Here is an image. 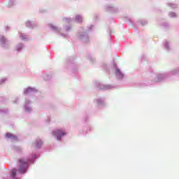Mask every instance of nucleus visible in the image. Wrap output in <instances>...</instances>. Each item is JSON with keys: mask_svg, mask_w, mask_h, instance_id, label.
Listing matches in <instances>:
<instances>
[{"mask_svg": "<svg viewBox=\"0 0 179 179\" xmlns=\"http://www.w3.org/2000/svg\"><path fill=\"white\" fill-rule=\"evenodd\" d=\"M76 19L78 22H82V17L80 15L76 16Z\"/></svg>", "mask_w": 179, "mask_h": 179, "instance_id": "6e6552de", "label": "nucleus"}, {"mask_svg": "<svg viewBox=\"0 0 179 179\" xmlns=\"http://www.w3.org/2000/svg\"><path fill=\"white\" fill-rule=\"evenodd\" d=\"M1 44H5L6 43V38L5 37H1L0 39Z\"/></svg>", "mask_w": 179, "mask_h": 179, "instance_id": "39448f33", "label": "nucleus"}, {"mask_svg": "<svg viewBox=\"0 0 179 179\" xmlns=\"http://www.w3.org/2000/svg\"><path fill=\"white\" fill-rule=\"evenodd\" d=\"M6 138H11L12 139H17L16 136H13V134H10V133H7L6 134Z\"/></svg>", "mask_w": 179, "mask_h": 179, "instance_id": "7ed1b4c3", "label": "nucleus"}, {"mask_svg": "<svg viewBox=\"0 0 179 179\" xmlns=\"http://www.w3.org/2000/svg\"><path fill=\"white\" fill-rule=\"evenodd\" d=\"M15 176H16V169H13L11 171V177H15Z\"/></svg>", "mask_w": 179, "mask_h": 179, "instance_id": "0eeeda50", "label": "nucleus"}, {"mask_svg": "<svg viewBox=\"0 0 179 179\" xmlns=\"http://www.w3.org/2000/svg\"><path fill=\"white\" fill-rule=\"evenodd\" d=\"M116 75H118L120 78H122V73H121V71H120V70L116 71Z\"/></svg>", "mask_w": 179, "mask_h": 179, "instance_id": "423d86ee", "label": "nucleus"}, {"mask_svg": "<svg viewBox=\"0 0 179 179\" xmlns=\"http://www.w3.org/2000/svg\"><path fill=\"white\" fill-rule=\"evenodd\" d=\"M171 16H176V13H171Z\"/></svg>", "mask_w": 179, "mask_h": 179, "instance_id": "1a4fd4ad", "label": "nucleus"}, {"mask_svg": "<svg viewBox=\"0 0 179 179\" xmlns=\"http://www.w3.org/2000/svg\"><path fill=\"white\" fill-rule=\"evenodd\" d=\"M20 163V168L18 169L19 173L24 174L27 171V167H29V159H24L21 158L18 160Z\"/></svg>", "mask_w": 179, "mask_h": 179, "instance_id": "f257e3e1", "label": "nucleus"}, {"mask_svg": "<svg viewBox=\"0 0 179 179\" xmlns=\"http://www.w3.org/2000/svg\"><path fill=\"white\" fill-rule=\"evenodd\" d=\"M36 148H41V145H43V142L39 140L38 141L36 142Z\"/></svg>", "mask_w": 179, "mask_h": 179, "instance_id": "20e7f679", "label": "nucleus"}, {"mask_svg": "<svg viewBox=\"0 0 179 179\" xmlns=\"http://www.w3.org/2000/svg\"><path fill=\"white\" fill-rule=\"evenodd\" d=\"M54 135L57 138L58 141H59L61 140V138H62V136H64V135H66V133L65 132L64 130L59 129L55 131Z\"/></svg>", "mask_w": 179, "mask_h": 179, "instance_id": "f03ea898", "label": "nucleus"}]
</instances>
